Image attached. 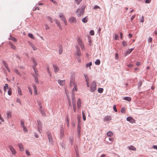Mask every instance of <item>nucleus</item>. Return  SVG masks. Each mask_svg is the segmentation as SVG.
<instances>
[{
	"label": "nucleus",
	"instance_id": "nucleus-8",
	"mask_svg": "<svg viewBox=\"0 0 157 157\" xmlns=\"http://www.w3.org/2000/svg\"><path fill=\"white\" fill-rule=\"evenodd\" d=\"M127 120L130 122L131 123H135V119L132 117H128L126 118Z\"/></svg>",
	"mask_w": 157,
	"mask_h": 157
},
{
	"label": "nucleus",
	"instance_id": "nucleus-41",
	"mask_svg": "<svg viewBox=\"0 0 157 157\" xmlns=\"http://www.w3.org/2000/svg\"><path fill=\"white\" fill-rule=\"evenodd\" d=\"M39 110L40 112H41V114L43 115H45L44 112L43 110H42V109H39Z\"/></svg>",
	"mask_w": 157,
	"mask_h": 157
},
{
	"label": "nucleus",
	"instance_id": "nucleus-61",
	"mask_svg": "<svg viewBox=\"0 0 157 157\" xmlns=\"http://www.w3.org/2000/svg\"><path fill=\"white\" fill-rule=\"evenodd\" d=\"M79 57H77V59L78 60V62H81V60L80 58Z\"/></svg>",
	"mask_w": 157,
	"mask_h": 157
},
{
	"label": "nucleus",
	"instance_id": "nucleus-21",
	"mask_svg": "<svg viewBox=\"0 0 157 157\" xmlns=\"http://www.w3.org/2000/svg\"><path fill=\"white\" fill-rule=\"evenodd\" d=\"M9 88L8 85L7 84V83H6L5 84V86L4 87V91L5 92H6V90L7 89H9Z\"/></svg>",
	"mask_w": 157,
	"mask_h": 157
},
{
	"label": "nucleus",
	"instance_id": "nucleus-44",
	"mask_svg": "<svg viewBox=\"0 0 157 157\" xmlns=\"http://www.w3.org/2000/svg\"><path fill=\"white\" fill-rule=\"evenodd\" d=\"M63 52V49L61 47L59 48V53L60 54H61Z\"/></svg>",
	"mask_w": 157,
	"mask_h": 157
},
{
	"label": "nucleus",
	"instance_id": "nucleus-33",
	"mask_svg": "<svg viewBox=\"0 0 157 157\" xmlns=\"http://www.w3.org/2000/svg\"><path fill=\"white\" fill-rule=\"evenodd\" d=\"M8 94L9 95H11L12 94V90L11 88H9L8 91Z\"/></svg>",
	"mask_w": 157,
	"mask_h": 157
},
{
	"label": "nucleus",
	"instance_id": "nucleus-63",
	"mask_svg": "<svg viewBox=\"0 0 157 157\" xmlns=\"http://www.w3.org/2000/svg\"><path fill=\"white\" fill-rule=\"evenodd\" d=\"M21 125L22 126V127L23 128H24V127H25V125H24V122H21Z\"/></svg>",
	"mask_w": 157,
	"mask_h": 157
},
{
	"label": "nucleus",
	"instance_id": "nucleus-48",
	"mask_svg": "<svg viewBox=\"0 0 157 157\" xmlns=\"http://www.w3.org/2000/svg\"><path fill=\"white\" fill-rule=\"evenodd\" d=\"M92 63L91 62H90L89 63L87 64L86 65V67H90L92 65Z\"/></svg>",
	"mask_w": 157,
	"mask_h": 157
},
{
	"label": "nucleus",
	"instance_id": "nucleus-25",
	"mask_svg": "<svg viewBox=\"0 0 157 157\" xmlns=\"http://www.w3.org/2000/svg\"><path fill=\"white\" fill-rule=\"evenodd\" d=\"M107 135L109 137L112 136L113 135V132L111 131H109L107 133Z\"/></svg>",
	"mask_w": 157,
	"mask_h": 157
},
{
	"label": "nucleus",
	"instance_id": "nucleus-11",
	"mask_svg": "<svg viewBox=\"0 0 157 157\" xmlns=\"http://www.w3.org/2000/svg\"><path fill=\"white\" fill-rule=\"evenodd\" d=\"M9 45L10 46V47L13 50H16V46L14 45L13 44L11 43L10 42H9Z\"/></svg>",
	"mask_w": 157,
	"mask_h": 157
},
{
	"label": "nucleus",
	"instance_id": "nucleus-39",
	"mask_svg": "<svg viewBox=\"0 0 157 157\" xmlns=\"http://www.w3.org/2000/svg\"><path fill=\"white\" fill-rule=\"evenodd\" d=\"M3 63L4 66L6 68H7L8 67V64L6 61H3Z\"/></svg>",
	"mask_w": 157,
	"mask_h": 157
},
{
	"label": "nucleus",
	"instance_id": "nucleus-29",
	"mask_svg": "<svg viewBox=\"0 0 157 157\" xmlns=\"http://www.w3.org/2000/svg\"><path fill=\"white\" fill-rule=\"evenodd\" d=\"M7 117L8 118L11 117V113L10 112H8L7 113Z\"/></svg>",
	"mask_w": 157,
	"mask_h": 157
},
{
	"label": "nucleus",
	"instance_id": "nucleus-16",
	"mask_svg": "<svg viewBox=\"0 0 157 157\" xmlns=\"http://www.w3.org/2000/svg\"><path fill=\"white\" fill-rule=\"evenodd\" d=\"M9 40H11L14 42H16L17 41V39L14 37L10 35L9 38Z\"/></svg>",
	"mask_w": 157,
	"mask_h": 157
},
{
	"label": "nucleus",
	"instance_id": "nucleus-57",
	"mask_svg": "<svg viewBox=\"0 0 157 157\" xmlns=\"http://www.w3.org/2000/svg\"><path fill=\"white\" fill-rule=\"evenodd\" d=\"M82 50H85V47L83 44L80 46Z\"/></svg>",
	"mask_w": 157,
	"mask_h": 157
},
{
	"label": "nucleus",
	"instance_id": "nucleus-13",
	"mask_svg": "<svg viewBox=\"0 0 157 157\" xmlns=\"http://www.w3.org/2000/svg\"><path fill=\"white\" fill-rule=\"evenodd\" d=\"M133 48H131L128 49L125 52V55H127L130 54L133 50Z\"/></svg>",
	"mask_w": 157,
	"mask_h": 157
},
{
	"label": "nucleus",
	"instance_id": "nucleus-55",
	"mask_svg": "<svg viewBox=\"0 0 157 157\" xmlns=\"http://www.w3.org/2000/svg\"><path fill=\"white\" fill-rule=\"evenodd\" d=\"M26 153L27 155H28V156L30 155V153L28 150H26Z\"/></svg>",
	"mask_w": 157,
	"mask_h": 157
},
{
	"label": "nucleus",
	"instance_id": "nucleus-51",
	"mask_svg": "<svg viewBox=\"0 0 157 157\" xmlns=\"http://www.w3.org/2000/svg\"><path fill=\"white\" fill-rule=\"evenodd\" d=\"M152 38L151 37H149L148 39V42H151L152 41Z\"/></svg>",
	"mask_w": 157,
	"mask_h": 157
},
{
	"label": "nucleus",
	"instance_id": "nucleus-24",
	"mask_svg": "<svg viewBox=\"0 0 157 157\" xmlns=\"http://www.w3.org/2000/svg\"><path fill=\"white\" fill-rule=\"evenodd\" d=\"M30 45L31 46L33 49L34 51H36L37 49V48L32 43H30Z\"/></svg>",
	"mask_w": 157,
	"mask_h": 157
},
{
	"label": "nucleus",
	"instance_id": "nucleus-14",
	"mask_svg": "<svg viewBox=\"0 0 157 157\" xmlns=\"http://www.w3.org/2000/svg\"><path fill=\"white\" fill-rule=\"evenodd\" d=\"M58 82L59 84L61 86L63 85L65 83V80H61L60 79H59L58 80Z\"/></svg>",
	"mask_w": 157,
	"mask_h": 157
},
{
	"label": "nucleus",
	"instance_id": "nucleus-15",
	"mask_svg": "<svg viewBox=\"0 0 157 157\" xmlns=\"http://www.w3.org/2000/svg\"><path fill=\"white\" fill-rule=\"evenodd\" d=\"M18 146L21 151H23L24 150V149L23 147V146L21 143L19 144H18Z\"/></svg>",
	"mask_w": 157,
	"mask_h": 157
},
{
	"label": "nucleus",
	"instance_id": "nucleus-42",
	"mask_svg": "<svg viewBox=\"0 0 157 157\" xmlns=\"http://www.w3.org/2000/svg\"><path fill=\"white\" fill-rule=\"evenodd\" d=\"M16 102H18V103H19L20 104V105H21V101L20 99V98H17V100H16Z\"/></svg>",
	"mask_w": 157,
	"mask_h": 157
},
{
	"label": "nucleus",
	"instance_id": "nucleus-35",
	"mask_svg": "<svg viewBox=\"0 0 157 157\" xmlns=\"http://www.w3.org/2000/svg\"><path fill=\"white\" fill-rule=\"evenodd\" d=\"M82 115L83 118V120L84 121H85L86 120V117L85 115V113L83 111H82Z\"/></svg>",
	"mask_w": 157,
	"mask_h": 157
},
{
	"label": "nucleus",
	"instance_id": "nucleus-59",
	"mask_svg": "<svg viewBox=\"0 0 157 157\" xmlns=\"http://www.w3.org/2000/svg\"><path fill=\"white\" fill-rule=\"evenodd\" d=\"M33 69H34V71L35 72V74H36V75H37V71H36L35 69L34 68V67H33Z\"/></svg>",
	"mask_w": 157,
	"mask_h": 157
},
{
	"label": "nucleus",
	"instance_id": "nucleus-50",
	"mask_svg": "<svg viewBox=\"0 0 157 157\" xmlns=\"http://www.w3.org/2000/svg\"><path fill=\"white\" fill-rule=\"evenodd\" d=\"M90 34L91 35H94V31L93 30H91L90 31Z\"/></svg>",
	"mask_w": 157,
	"mask_h": 157
},
{
	"label": "nucleus",
	"instance_id": "nucleus-7",
	"mask_svg": "<svg viewBox=\"0 0 157 157\" xmlns=\"http://www.w3.org/2000/svg\"><path fill=\"white\" fill-rule=\"evenodd\" d=\"M76 85V84L75 82V78H71L70 81V86L71 87H72Z\"/></svg>",
	"mask_w": 157,
	"mask_h": 157
},
{
	"label": "nucleus",
	"instance_id": "nucleus-23",
	"mask_svg": "<svg viewBox=\"0 0 157 157\" xmlns=\"http://www.w3.org/2000/svg\"><path fill=\"white\" fill-rule=\"evenodd\" d=\"M88 20V17L87 16L83 18L82 20V21L84 23H86L87 22Z\"/></svg>",
	"mask_w": 157,
	"mask_h": 157
},
{
	"label": "nucleus",
	"instance_id": "nucleus-37",
	"mask_svg": "<svg viewBox=\"0 0 157 157\" xmlns=\"http://www.w3.org/2000/svg\"><path fill=\"white\" fill-rule=\"evenodd\" d=\"M100 61L99 59H97L95 62V63L96 65H98L100 64Z\"/></svg>",
	"mask_w": 157,
	"mask_h": 157
},
{
	"label": "nucleus",
	"instance_id": "nucleus-18",
	"mask_svg": "<svg viewBox=\"0 0 157 157\" xmlns=\"http://www.w3.org/2000/svg\"><path fill=\"white\" fill-rule=\"evenodd\" d=\"M42 101H41L39 100L37 101V103L40 107L39 109H42Z\"/></svg>",
	"mask_w": 157,
	"mask_h": 157
},
{
	"label": "nucleus",
	"instance_id": "nucleus-10",
	"mask_svg": "<svg viewBox=\"0 0 157 157\" xmlns=\"http://www.w3.org/2000/svg\"><path fill=\"white\" fill-rule=\"evenodd\" d=\"M112 119L111 117L110 116H105L104 119V122L106 121H109Z\"/></svg>",
	"mask_w": 157,
	"mask_h": 157
},
{
	"label": "nucleus",
	"instance_id": "nucleus-56",
	"mask_svg": "<svg viewBox=\"0 0 157 157\" xmlns=\"http://www.w3.org/2000/svg\"><path fill=\"white\" fill-rule=\"evenodd\" d=\"M113 109L114 110V111L115 112H117V110L116 109V105H114L113 107Z\"/></svg>",
	"mask_w": 157,
	"mask_h": 157
},
{
	"label": "nucleus",
	"instance_id": "nucleus-54",
	"mask_svg": "<svg viewBox=\"0 0 157 157\" xmlns=\"http://www.w3.org/2000/svg\"><path fill=\"white\" fill-rule=\"evenodd\" d=\"M119 39V36L117 34H116L115 36L114 39L116 40H117Z\"/></svg>",
	"mask_w": 157,
	"mask_h": 157
},
{
	"label": "nucleus",
	"instance_id": "nucleus-47",
	"mask_svg": "<svg viewBox=\"0 0 157 157\" xmlns=\"http://www.w3.org/2000/svg\"><path fill=\"white\" fill-rule=\"evenodd\" d=\"M82 0H76L75 2L77 5L79 4L80 2H81Z\"/></svg>",
	"mask_w": 157,
	"mask_h": 157
},
{
	"label": "nucleus",
	"instance_id": "nucleus-38",
	"mask_svg": "<svg viewBox=\"0 0 157 157\" xmlns=\"http://www.w3.org/2000/svg\"><path fill=\"white\" fill-rule=\"evenodd\" d=\"M33 88L34 90V94L35 95H36L37 94L36 88L35 86H34Z\"/></svg>",
	"mask_w": 157,
	"mask_h": 157
},
{
	"label": "nucleus",
	"instance_id": "nucleus-20",
	"mask_svg": "<svg viewBox=\"0 0 157 157\" xmlns=\"http://www.w3.org/2000/svg\"><path fill=\"white\" fill-rule=\"evenodd\" d=\"M64 130L63 128H61L60 130V137H62L63 136H64Z\"/></svg>",
	"mask_w": 157,
	"mask_h": 157
},
{
	"label": "nucleus",
	"instance_id": "nucleus-3",
	"mask_svg": "<svg viewBox=\"0 0 157 157\" xmlns=\"http://www.w3.org/2000/svg\"><path fill=\"white\" fill-rule=\"evenodd\" d=\"M96 89V84L95 82H93L90 87V91L92 92L94 91Z\"/></svg>",
	"mask_w": 157,
	"mask_h": 157
},
{
	"label": "nucleus",
	"instance_id": "nucleus-2",
	"mask_svg": "<svg viewBox=\"0 0 157 157\" xmlns=\"http://www.w3.org/2000/svg\"><path fill=\"white\" fill-rule=\"evenodd\" d=\"M46 133L47 135L48 138V139L49 142V143L52 144L53 143V140L52 135L51 133L49 131H47L46 132Z\"/></svg>",
	"mask_w": 157,
	"mask_h": 157
},
{
	"label": "nucleus",
	"instance_id": "nucleus-26",
	"mask_svg": "<svg viewBox=\"0 0 157 157\" xmlns=\"http://www.w3.org/2000/svg\"><path fill=\"white\" fill-rule=\"evenodd\" d=\"M17 90H18V94L20 95H22V93L21 92V88H20V87L18 86L17 87Z\"/></svg>",
	"mask_w": 157,
	"mask_h": 157
},
{
	"label": "nucleus",
	"instance_id": "nucleus-52",
	"mask_svg": "<svg viewBox=\"0 0 157 157\" xmlns=\"http://www.w3.org/2000/svg\"><path fill=\"white\" fill-rule=\"evenodd\" d=\"M100 9V7L96 5L94 6V9Z\"/></svg>",
	"mask_w": 157,
	"mask_h": 157
},
{
	"label": "nucleus",
	"instance_id": "nucleus-17",
	"mask_svg": "<svg viewBox=\"0 0 157 157\" xmlns=\"http://www.w3.org/2000/svg\"><path fill=\"white\" fill-rule=\"evenodd\" d=\"M128 148L129 150H132L134 151H136V148L134 146L131 145L130 146L128 147Z\"/></svg>",
	"mask_w": 157,
	"mask_h": 157
},
{
	"label": "nucleus",
	"instance_id": "nucleus-30",
	"mask_svg": "<svg viewBox=\"0 0 157 157\" xmlns=\"http://www.w3.org/2000/svg\"><path fill=\"white\" fill-rule=\"evenodd\" d=\"M28 35L29 36V37H30V38H32L33 39H34L35 37L34 36H33V34H32L31 33H29L28 34Z\"/></svg>",
	"mask_w": 157,
	"mask_h": 157
},
{
	"label": "nucleus",
	"instance_id": "nucleus-34",
	"mask_svg": "<svg viewBox=\"0 0 157 157\" xmlns=\"http://www.w3.org/2000/svg\"><path fill=\"white\" fill-rule=\"evenodd\" d=\"M74 87L73 88V91H77V85L74 86Z\"/></svg>",
	"mask_w": 157,
	"mask_h": 157
},
{
	"label": "nucleus",
	"instance_id": "nucleus-5",
	"mask_svg": "<svg viewBox=\"0 0 157 157\" xmlns=\"http://www.w3.org/2000/svg\"><path fill=\"white\" fill-rule=\"evenodd\" d=\"M59 17L60 18L61 20L63 21V22L66 25H67V20L64 15L62 14L61 13L59 15Z\"/></svg>",
	"mask_w": 157,
	"mask_h": 157
},
{
	"label": "nucleus",
	"instance_id": "nucleus-4",
	"mask_svg": "<svg viewBox=\"0 0 157 157\" xmlns=\"http://www.w3.org/2000/svg\"><path fill=\"white\" fill-rule=\"evenodd\" d=\"M72 104L73 111L75 113L76 112L75 99L74 96H73L72 98Z\"/></svg>",
	"mask_w": 157,
	"mask_h": 157
},
{
	"label": "nucleus",
	"instance_id": "nucleus-31",
	"mask_svg": "<svg viewBox=\"0 0 157 157\" xmlns=\"http://www.w3.org/2000/svg\"><path fill=\"white\" fill-rule=\"evenodd\" d=\"M123 99H124L127 100L128 101H130L131 99V98L129 97H125Z\"/></svg>",
	"mask_w": 157,
	"mask_h": 157
},
{
	"label": "nucleus",
	"instance_id": "nucleus-12",
	"mask_svg": "<svg viewBox=\"0 0 157 157\" xmlns=\"http://www.w3.org/2000/svg\"><path fill=\"white\" fill-rule=\"evenodd\" d=\"M77 105L78 108L80 109L81 106V100L80 98H79L77 101Z\"/></svg>",
	"mask_w": 157,
	"mask_h": 157
},
{
	"label": "nucleus",
	"instance_id": "nucleus-43",
	"mask_svg": "<svg viewBox=\"0 0 157 157\" xmlns=\"http://www.w3.org/2000/svg\"><path fill=\"white\" fill-rule=\"evenodd\" d=\"M121 112L122 113H125V108L124 107H123L121 109Z\"/></svg>",
	"mask_w": 157,
	"mask_h": 157
},
{
	"label": "nucleus",
	"instance_id": "nucleus-45",
	"mask_svg": "<svg viewBox=\"0 0 157 157\" xmlns=\"http://www.w3.org/2000/svg\"><path fill=\"white\" fill-rule=\"evenodd\" d=\"M0 120H1V121H0V124L1 123V122L4 121V119L1 117V114L0 113Z\"/></svg>",
	"mask_w": 157,
	"mask_h": 157
},
{
	"label": "nucleus",
	"instance_id": "nucleus-46",
	"mask_svg": "<svg viewBox=\"0 0 157 157\" xmlns=\"http://www.w3.org/2000/svg\"><path fill=\"white\" fill-rule=\"evenodd\" d=\"M122 44H123V46L124 47L126 46L127 45V44L126 42L124 41H123Z\"/></svg>",
	"mask_w": 157,
	"mask_h": 157
},
{
	"label": "nucleus",
	"instance_id": "nucleus-49",
	"mask_svg": "<svg viewBox=\"0 0 157 157\" xmlns=\"http://www.w3.org/2000/svg\"><path fill=\"white\" fill-rule=\"evenodd\" d=\"M85 77L86 78V83H87V84H88V82H89V79L88 78L86 75H85Z\"/></svg>",
	"mask_w": 157,
	"mask_h": 157
},
{
	"label": "nucleus",
	"instance_id": "nucleus-60",
	"mask_svg": "<svg viewBox=\"0 0 157 157\" xmlns=\"http://www.w3.org/2000/svg\"><path fill=\"white\" fill-rule=\"evenodd\" d=\"M77 119H78V124H80V117H79L78 116L77 117Z\"/></svg>",
	"mask_w": 157,
	"mask_h": 157
},
{
	"label": "nucleus",
	"instance_id": "nucleus-53",
	"mask_svg": "<svg viewBox=\"0 0 157 157\" xmlns=\"http://www.w3.org/2000/svg\"><path fill=\"white\" fill-rule=\"evenodd\" d=\"M48 20L50 21L51 23H52L53 22V21H52V19L50 17H48Z\"/></svg>",
	"mask_w": 157,
	"mask_h": 157
},
{
	"label": "nucleus",
	"instance_id": "nucleus-40",
	"mask_svg": "<svg viewBox=\"0 0 157 157\" xmlns=\"http://www.w3.org/2000/svg\"><path fill=\"white\" fill-rule=\"evenodd\" d=\"M109 141H110L111 142H108V141H107V142L109 143V144H112V142L113 140V138H109Z\"/></svg>",
	"mask_w": 157,
	"mask_h": 157
},
{
	"label": "nucleus",
	"instance_id": "nucleus-9",
	"mask_svg": "<svg viewBox=\"0 0 157 157\" xmlns=\"http://www.w3.org/2000/svg\"><path fill=\"white\" fill-rule=\"evenodd\" d=\"M9 148L11 151L12 154L13 155H15L16 154V152L13 147L11 146H9Z\"/></svg>",
	"mask_w": 157,
	"mask_h": 157
},
{
	"label": "nucleus",
	"instance_id": "nucleus-28",
	"mask_svg": "<svg viewBox=\"0 0 157 157\" xmlns=\"http://www.w3.org/2000/svg\"><path fill=\"white\" fill-rule=\"evenodd\" d=\"M77 55L78 57H80L81 56L80 50L78 48L77 49Z\"/></svg>",
	"mask_w": 157,
	"mask_h": 157
},
{
	"label": "nucleus",
	"instance_id": "nucleus-19",
	"mask_svg": "<svg viewBox=\"0 0 157 157\" xmlns=\"http://www.w3.org/2000/svg\"><path fill=\"white\" fill-rule=\"evenodd\" d=\"M53 67L54 69V71L56 73L59 71V68L57 66L55 65H53Z\"/></svg>",
	"mask_w": 157,
	"mask_h": 157
},
{
	"label": "nucleus",
	"instance_id": "nucleus-22",
	"mask_svg": "<svg viewBox=\"0 0 157 157\" xmlns=\"http://www.w3.org/2000/svg\"><path fill=\"white\" fill-rule=\"evenodd\" d=\"M77 131L79 135H80L81 132V127L80 125V124H78L77 128Z\"/></svg>",
	"mask_w": 157,
	"mask_h": 157
},
{
	"label": "nucleus",
	"instance_id": "nucleus-32",
	"mask_svg": "<svg viewBox=\"0 0 157 157\" xmlns=\"http://www.w3.org/2000/svg\"><path fill=\"white\" fill-rule=\"evenodd\" d=\"M103 89L102 88H99L98 89V92L99 93H102L103 91Z\"/></svg>",
	"mask_w": 157,
	"mask_h": 157
},
{
	"label": "nucleus",
	"instance_id": "nucleus-36",
	"mask_svg": "<svg viewBox=\"0 0 157 157\" xmlns=\"http://www.w3.org/2000/svg\"><path fill=\"white\" fill-rule=\"evenodd\" d=\"M14 71L15 73H17L18 75L19 76H21V74L19 72V71L16 69H15L14 70Z\"/></svg>",
	"mask_w": 157,
	"mask_h": 157
},
{
	"label": "nucleus",
	"instance_id": "nucleus-1",
	"mask_svg": "<svg viewBox=\"0 0 157 157\" xmlns=\"http://www.w3.org/2000/svg\"><path fill=\"white\" fill-rule=\"evenodd\" d=\"M85 6H82L81 8L78 9L77 10L76 13L78 17H80L81 15H82L84 13V10Z\"/></svg>",
	"mask_w": 157,
	"mask_h": 157
},
{
	"label": "nucleus",
	"instance_id": "nucleus-62",
	"mask_svg": "<svg viewBox=\"0 0 157 157\" xmlns=\"http://www.w3.org/2000/svg\"><path fill=\"white\" fill-rule=\"evenodd\" d=\"M151 0H146L145 3H149L151 2Z\"/></svg>",
	"mask_w": 157,
	"mask_h": 157
},
{
	"label": "nucleus",
	"instance_id": "nucleus-58",
	"mask_svg": "<svg viewBox=\"0 0 157 157\" xmlns=\"http://www.w3.org/2000/svg\"><path fill=\"white\" fill-rule=\"evenodd\" d=\"M28 89H29V92L32 94V91L31 90V89L29 87H28Z\"/></svg>",
	"mask_w": 157,
	"mask_h": 157
},
{
	"label": "nucleus",
	"instance_id": "nucleus-27",
	"mask_svg": "<svg viewBox=\"0 0 157 157\" xmlns=\"http://www.w3.org/2000/svg\"><path fill=\"white\" fill-rule=\"evenodd\" d=\"M78 44L80 46L83 44V43L82 42V40L80 39H78Z\"/></svg>",
	"mask_w": 157,
	"mask_h": 157
},
{
	"label": "nucleus",
	"instance_id": "nucleus-64",
	"mask_svg": "<svg viewBox=\"0 0 157 157\" xmlns=\"http://www.w3.org/2000/svg\"><path fill=\"white\" fill-rule=\"evenodd\" d=\"M152 147H153V148L154 149H156L157 150V146L154 145V146H153Z\"/></svg>",
	"mask_w": 157,
	"mask_h": 157
},
{
	"label": "nucleus",
	"instance_id": "nucleus-6",
	"mask_svg": "<svg viewBox=\"0 0 157 157\" xmlns=\"http://www.w3.org/2000/svg\"><path fill=\"white\" fill-rule=\"evenodd\" d=\"M69 21L70 23L71 24L76 23L77 22V20L75 17H71L69 19Z\"/></svg>",
	"mask_w": 157,
	"mask_h": 157
}]
</instances>
